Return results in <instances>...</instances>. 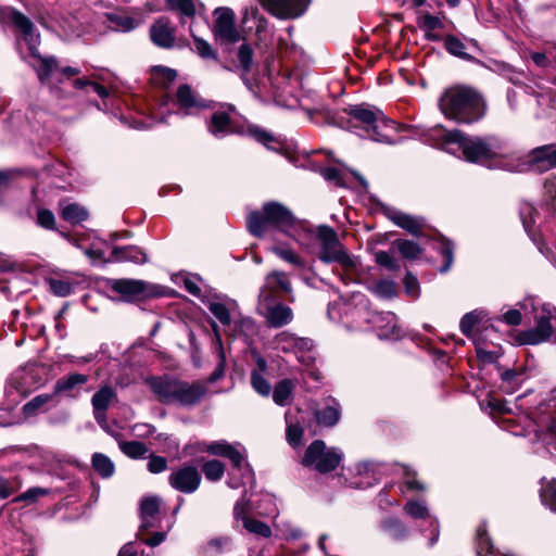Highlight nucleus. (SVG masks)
<instances>
[{
	"mask_svg": "<svg viewBox=\"0 0 556 556\" xmlns=\"http://www.w3.org/2000/svg\"><path fill=\"white\" fill-rule=\"evenodd\" d=\"M432 146L448 153L462 151L466 161L495 166L504 169L503 164L513 163L504 142L495 137H467L458 130H446L437 126L429 130L428 139Z\"/></svg>",
	"mask_w": 556,
	"mask_h": 556,
	"instance_id": "nucleus-1",
	"label": "nucleus"
},
{
	"mask_svg": "<svg viewBox=\"0 0 556 556\" xmlns=\"http://www.w3.org/2000/svg\"><path fill=\"white\" fill-rule=\"evenodd\" d=\"M275 227L295 240L299 244L307 247L313 231L309 226L298 219L292 212L278 202L264 204L263 214L251 213L249 216V230L256 237L269 233Z\"/></svg>",
	"mask_w": 556,
	"mask_h": 556,
	"instance_id": "nucleus-2",
	"label": "nucleus"
},
{
	"mask_svg": "<svg viewBox=\"0 0 556 556\" xmlns=\"http://www.w3.org/2000/svg\"><path fill=\"white\" fill-rule=\"evenodd\" d=\"M350 116L351 127L359 137L380 143H395V123L378 108L362 103L350 109Z\"/></svg>",
	"mask_w": 556,
	"mask_h": 556,
	"instance_id": "nucleus-3",
	"label": "nucleus"
},
{
	"mask_svg": "<svg viewBox=\"0 0 556 556\" xmlns=\"http://www.w3.org/2000/svg\"><path fill=\"white\" fill-rule=\"evenodd\" d=\"M439 106L446 117L457 123H473L484 113L480 96L466 87L447 89L441 96Z\"/></svg>",
	"mask_w": 556,
	"mask_h": 556,
	"instance_id": "nucleus-4",
	"label": "nucleus"
},
{
	"mask_svg": "<svg viewBox=\"0 0 556 556\" xmlns=\"http://www.w3.org/2000/svg\"><path fill=\"white\" fill-rule=\"evenodd\" d=\"M148 383L157 399L165 404L194 405L206 393V388L201 383H188L168 378H151Z\"/></svg>",
	"mask_w": 556,
	"mask_h": 556,
	"instance_id": "nucleus-5",
	"label": "nucleus"
},
{
	"mask_svg": "<svg viewBox=\"0 0 556 556\" xmlns=\"http://www.w3.org/2000/svg\"><path fill=\"white\" fill-rule=\"evenodd\" d=\"M38 38L39 37H24V40L30 51V65L36 71L41 84L55 87L56 84H61L63 81V77L71 78L80 73L79 68L76 67H60L59 62L54 56H42L39 54L36 49V41Z\"/></svg>",
	"mask_w": 556,
	"mask_h": 556,
	"instance_id": "nucleus-6",
	"label": "nucleus"
},
{
	"mask_svg": "<svg viewBox=\"0 0 556 556\" xmlns=\"http://www.w3.org/2000/svg\"><path fill=\"white\" fill-rule=\"evenodd\" d=\"M315 237L318 251L317 257L325 264L338 263L345 269H351L356 266L355 261L348 253L344 245L340 242L336 230L329 226L321 225L317 228Z\"/></svg>",
	"mask_w": 556,
	"mask_h": 556,
	"instance_id": "nucleus-7",
	"label": "nucleus"
},
{
	"mask_svg": "<svg viewBox=\"0 0 556 556\" xmlns=\"http://www.w3.org/2000/svg\"><path fill=\"white\" fill-rule=\"evenodd\" d=\"M503 167L510 173L547 172L556 167V144H544L534 148L526 160L513 156V163H505Z\"/></svg>",
	"mask_w": 556,
	"mask_h": 556,
	"instance_id": "nucleus-8",
	"label": "nucleus"
},
{
	"mask_svg": "<svg viewBox=\"0 0 556 556\" xmlns=\"http://www.w3.org/2000/svg\"><path fill=\"white\" fill-rule=\"evenodd\" d=\"M343 453L337 447H327L323 440L313 441L306 448L302 465L320 473L333 471L341 463Z\"/></svg>",
	"mask_w": 556,
	"mask_h": 556,
	"instance_id": "nucleus-9",
	"label": "nucleus"
},
{
	"mask_svg": "<svg viewBox=\"0 0 556 556\" xmlns=\"http://www.w3.org/2000/svg\"><path fill=\"white\" fill-rule=\"evenodd\" d=\"M256 309L271 328H281L293 320L291 307L285 305L275 292L269 290H261Z\"/></svg>",
	"mask_w": 556,
	"mask_h": 556,
	"instance_id": "nucleus-10",
	"label": "nucleus"
},
{
	"mask_svg": "<svg viewBox=\"0 0 556 556\" xmlns=\"http://www.w3.org/2000/svg\"><path fill=\"white\" fill-rule=\"evenodd\" d=\"M556 330V307L544 304L535 314V326L519 333L522 344H540L549 340Z\"/></svg>",
	"mask_w": 556,
	"mask_h": 556,
	"instance_id": "nucleus-11",
	"label": "nucleus"
},
{
	"mask_svg": "<svg viewBox=\"0 0 556 556\" xmlns=\"http://www.w3.org/2000/svg\"><path fill=\"white\" fill-rule=\"evenodd\" d=\"M312 0H258L261 5L271 15L281 20H293L302 16Z\"/></svg>",
	"mask_w": 556,
	"mask_h": 556,
	"instance_id": "nucleus-12",
	"label": "nucleus"
},
{
	"mask_svg": "<svg viewBox=\"0 0 556 556\" xmlns=\"http://www.w3.org/2000/svg\"><path fill=\"white\" fill-rule=\"evenodd\" d=\"M201 473L197 467L185 465L174 469L168 476V484L184 494L194 493L201 484Z\"/></svg>",
	"mask_w": 556,
	"mask_h": 556,
	"instance_id": "nucleus-13",
	"label": "nucleus"
},
{
	"mask_svg": "<svg viewBox=\"0 0 556 556\" xmlns=\"http://www.w3.org/2000/svg\"><path fill=\"white\" fill-rule=\"evenodd\" d=\"M446 50L458 58L473 60L482 50L472 37H445Z\"/></svg>",
	"mask_w": 556,
	"mask_h": 556,
	"instance_id": "nucleus-14",
	"label": "nucleus"
},
{
	"mask_svg": "<svg viewBox=\"0 0 556 556\" xmlns=\"http://www.w3.org/2000/svg\"><path fill=\"white\" fill-rule=\"evenodd\" d=\"M110 288L126 301L139 300L149 292V285L138 279H114L110 282Z\"/></svg>",
	"mask_w": 556,
	"mask_h": 556,
	"instance_id": "nucleus-15",
	"label": "nucleus"
},
{
	"mask_svg": "<svg viewBox=\"0 0 556 556\" xmlns=\"http://www.w3.org/2000/svg\"><path fill=\"white\" fill-rule=\"evenodd\" d=\"M404 511L414 519L428 520L431 528L429 545H434L439 539V523L438 520L430 515L426 502L422 500L408 501L404 506Z\"/></svg>",
	"mask_w": 556,
	"mask_h": 556,
	"instance_id": "nucleus-16",
	"label": "nucleus"
},
{
	"mask_svg": "<svg viewBox=\"0 0 556 556\" xmlns=\"http://www.w3.org/2000/svg\"><path fill=\"white\" fill-rule=\"evenodd\" d=\"M274 345L276 350L285 353H299L309 351L313 343L307 338L298 337L289 331H281L274 338Z\"/></svg>",
	"mask_w": 556,
	"mask_h": 556,
	"instance_id": "nucleus-17",
	"label": "nucleus"
},
{
	"mask_svg": "<svg viewBox=\"0 0 556 556\" xmlns=\"http://www.w3.org/2000/svg\"><path fill=\"white\" fill-rule=\"evenodd\" d=\"M367 321L372 325L379 338H396L399 331L396 329V317L393 313H366Z\"/></svg>",
	"mask_w": 556,
	"mask_h": 556,
	"instance_id": "nucleus-18",
	"label": "nucleus"
},
{
	"mask_svg": "<svg viewBox=\"0 0 556 556\" xmlns=\"http://www.w3.org/2000/svg\"><path fill=\"white\" fill-rule=\"evenodd\" d=\"M116 393L115 391L109 387H102L99 391H97L91 400L93 407V416L97 422L102 427H106V410L110 407L111 403L115 400Z\"/></svg>",
	"mask_w": 556,
	"mask_h": 556,
	"instance_id": "nucleus-19",
	"label": "nucleus"
},
{
	"mask_svg": "<svg viewBox=\"0 0 556 556\" xmlns=\"http://www.w3.org/2000/svg\"><path fill=\"white\" fill-rule=\"evenodd\" d=\"M251 357L256 365V368L251 372V386L258 394L268 396L271 392V387L264 378L267 371V363L256 350H251Z\"/></svg>",
	"mask_w": 556,
	"mask_h": 556,
	"instance_id": "nucleus-20",
	"label": "nucleus"
},
{
	"mask_svg": "<svg viewBox=\"0 0 556 556\" xmlns=\"http://www.w3.org/2000/svg\"><path fill=\"white\" fill-rule=\"evenodd\" d=\"M0 22L3 25L12 26L15 30L21 31L22 35H31L33 33V22L14 8L5 7L0 9Z\"/></svg>",
	"mask_w": 556,
	"mask_h": 556,
	"instance_id": "nucleus-21",
	"label": "nucleus"
},
{
	"mask_svg": "<svg viewBox=\"0 0 556 556\" xmlns=\"http://www.w3.org/2000/svg\"><path fill=\"white\" fill-rule=\"evenodd\" d=\"M235 13L227 7H220L214 11V35H236Z\"/></svg>",
	"mask_w": 556,
	"mask_h": 556,
	"instance_id": "nucleus-22",
	"label": "nucleus"
},
{
	"mask_svg": "<svg viewBox=\"0 0 556 556\" xmlns=\"http://www.w3.org/2000/svg\"><path fill=\"white\" fill-rule=\"evenodd\" d=\"M105 22L110 29L121 33L131 31L139 24V21L129 16L122 10L105 13Z\"/></svg>",
	"mask_w": 556,
	"mask_h": 556,
	"instance_id": "nucleus-23",
	"label": "nucleus"
},
{
	"mask_svg": "<svg viewBox=\"0 0 556 556\" xmlns=\"http://www.w3.org/2000/svg\"><path fill=\"white\" fill-rule=\"evenodd\" d=\"M206 453L215 456H220L228 458L232 465L240 471L241 464V454L238 448L228 442L222 441H213L210 445L206 446Z\"/></svg>",
	"mask_w": 556,
	"mask_h": 556,
	"instance_id": "nucleus-24",
	"label": "nucleus"
},
{
	"mask_svg": "<svg viewBox=\"0 0 556 556\" xmlns=\"http://www.w3.org/2000/svg\"><path fill=\"white\" fill-rule=\"evenodd\" d=\"M114 262H131L135 264H144L148 261L147 254L138 247H116L112 250L111 258Z\"/></svg>",
	"mask_w": 556,
	"mask_h": 556,
	"instance_id": "nucleus-25",
	"label": "nucleus"
},
{
	"mask_svg": "<svg viewBox=\"0 0 556 556\" xmlns=\"http://www.w3.org/2000/svg\"><path fill=\"white\" fill-rule=\"evenodd\" d=\"M389 218L399 227L405 229L414 236H418L424 227L422 219L405 214L400 211L389 213Z\"/></svg>",
	"mask_w": 556,
	"mask_h": 556,
	"instance_id": "nucleus-26",
	"label": "nucleus"
},
{
	"mask_svg": "<svg viewBox=\"0 0 556 556\" xmlns=\"http://www.w3.org/2000/svg\"><path fill=\"white\" fill-rule=\"evenodd\" d=\"M233 111V106L228 105L227 111L220 110L215 112L208 124L210 131L215 136H220L231 130V117L230 112Z\"/></svg>",
	"mask_w": 556,
	"mask_h": 556,
	"instance_id": "nucleus-27",
	"label": "nucleus"
},
{
	"mask_svg": "<svg viewBox=\"0 0 556 556\" xmlns=\"http://www.w3.org/2000/svg\"><path fill=\"white\" fill-rule=\"evenodd\" d=\"M161 498L157 496H148L141 501L140 515L142 519V528L152 527V520L157 515L161 506Z\"/></svg>",
	"mask_w": 556,
	"mask_h": 556,
	"instance_id": "nucleus-28",
	"label": "nucleus"
},
{
	"mask_svg": "<svg viewBox=\"0 0 556 556\" xmlns=\"http://www.w3.org/2000/svg\"><path fill=\"white\" fill-rule=\"evenodd\" d=\"M295 381L292 379L280 380L273 390L274 402L279 406L288 405L295 389Z\"/></svg>",
	"mask_w": 556,
	"mask_h": 556,
	"instance_id": "nucleus-29",
	"label": "nucleus"
},
{
	"mask_svg": "<svg viewBox=\"0 0 556 556\" xmlns=\"http://www.w3.org/2000/svg\"><path fill=\"white\" fill-rule=\"evenodd\" d=\"M177 101L182 109L204 108V102L187 85H182L177 90Z\"/></svg>",
	"mask_w": 556,
	"mask_h": 556,
	"instance_id": "nucleus-30",
	"label": "nucleus"
},
{
	"mask_svg": "<svg viewBox=\"0 0 556 556\" xmlns=\"http://www.w3.org/2000/svg\"><path fill=\"white\" fill-rule=\"evenodd\" d=\"M248 509L250 506L245 503V531L258 538L269 539L271 536L270 527L266 522L249 516Z\"/></svg>",
	"mask_w": 556,
	"mask_h": 556,
	"instance_id": "nucleus-31",
	"label": "nucleus"
},
{
	"mask_svg": "<svg viewBox=\"0 0 556 556\" xmlns=\"http://www.w3.org/2000/svg\"><path fill=\"white\" fill-rule=\"evenodd\" d=\"M270 251L280 260L296 268L305 267V261L298 253H295L292 249L288 247L281 244H274L270 248Z\"/></svg>",
	"mask_w": 556,
	"mask_h": 556,
	"instance_id": "nucleus-32",
	"label": "nucleus"
},
{
	"mask_svg": "<svg viewBox=\"0 0 556 556\" xmlns=\"http://www.w3.org/2000/svg\"><path fill=\"white\" fill-rule=\"evenodd\" d=\"M61 217L71 224H79L88 218V211L77 203H70L62 207Z\"/></svg>",
	"mask_w": 556,
	"mask_h": 556,
	"instance_id": "nucleus-33",
	"label": "nucleus"
},
{
	"mask_svg": "<svg viewBox=\"0 0 556 556\" xmlns=\"http://www.w3.org/2000/svg\"><path fill=\"white\" fill-rule=\"evenodd\" d=\"M280 289L286 293H290L292 291L291 282L283 271H273L266 277L265 288L262 290H269L274 292V289Z\"/></svg>",
	"mask_w": 556,
	"mask_h": 556,
	"instance_id": "nucleus-34",
	"label": "nucleus"
},
{
	"mask_svg": "<svg viewBox=\"0 0 556 556\" xmlns=\"http://www.w3.org/2000/svg\"><path fill=\"white\" fill-rule=\"evenodd\" d=\"M245 135L268 149H271L270 144L276 141L271 132L254 124L245 127Z\"/></svg>",
	"mask_w": 556,
	"mask_h": 556,
	"instance_id": "nucleus-35",
	"label": "nucleus"
},
{
	"mask_svg": "<svg viewBox=\"0 0 556 556\" xmlns=\"http://www.w3.org/2000/svg\"><path fill=\"white\" fill-rule=\"evenodd\" d=\"M339 418L340 408L336 402L316 412V419L323 426L331 427L338 422Z\"/></svg>",
	"mask_w": 556,
	"mask_h": 556,
	"instance_id": "nucleus-36",
	"label": "nucleus"
},
{
	"mask_svg": "<svg viewBox=\"0 0 556 556\" xmlns=\"http://www.w3.org/2000/svg\"><path fill=\"white\" fill-rule=\"evenodd\" d=\"M176 71L165 66H155L152 68L151 80L159 87H167L176 79Z\"/></svg>",
	"mask_w": 556,
	"mask_h": 556,
	"instance_id": "nucleus-37",
	"label": "nucleus"
},
{
	"mask_svg": "<svg viewBox=\"0 0 556 556\" xmlns=\"http://www.w3.org/2000/svg\"><path fill=\"white\" fill-rule=\"evenodd\" d=\"M393 245L399 253L407 260H415L422 252L420 245L412 240L397 239L393 242Z\"/></svg>",
	"mask_w": 556,
	"mask_h": 556,
	"instance_id": "nucleus-38",
	"label": "nucleus"
},
{
	"mask_svg": "<svg viewBox=\"0 0 556 556\" xmlns=\"http://www.w3.org/2000/svg\"><path fill=\"white\" fill-rule=\"evenodd\" d=\"M92 467L102 478L111 477L115 469L113 462L106 455L101 453L93 454Z\"/></svg>",
	"mask_w": 556,
	"mask_h": 556,
	"instance_id": "nucleus-39",
	"label": "nucleus"
},
{
	"mask_svg": "<svg viewBox=\"0 0 556 556\" xmlns=\"http://www.w3.org/2000/svg\"><path fill=\"white\" fill-rule=\"evenodd\" d=\"M485 317V313L483 311L475 309L470 313H467L460 319V330L466 337H471L473 327L480 323Z\"/></svg>",
	"mask_w": 556,
	"mask_h": 556,
	"instance_id": "nucleus-40",
	"label": "nucleus"
},
{
	"mask_svg": "<svg viewBox=\"0 0 556 556\" xmlns=\"http://www.w3.org/2000/svg\"><path fill=\"white\" fill-rule=\"evenodd\" d=\"M202 472L206 480L215 482L223 478L225 472V466L217 459L207 460L202 466Z\"/></svg>",
	"mask_w": 556,
	"mask_h": 556,
	"instance_id": "nucleus-41",
	"label": "nucleus"
},
{
	"mask_svg": "<svg viewBox=\"0 0 556 556\" xmlns=\"http://www.w3.org/2000/svg\"><path fill=\"white\" fill-rule=\"evenodd\" d=\"M540 497L544 506L556 513V480H552L541 488Z\"/></svg>",
	"mask_w": 556,
	"mask_h": 556,
	"instance_id": "nucleus-42",
	"label": "nucleus"
},
{
	"mask_svg": "<svg viewBox=\"0 0 556 556\" xmlns=\"http://www.w3.org/2000/svg\"><path fill=\"white\" fill-rule=\"evenodd\" d=\"M88 380L87 376L81 374H72L65 379H61L56 381L54 386L55 393L72 390L74 387L78 384H84Z\"/></svg>",
	"mask_w": 556,
	"mask_h": 556,
	"instance_id": "nucleus-43",
	"label": "nucleus"
},
{
	"mask_svg": "<svg viewBox=\"0 0 556 556\" xmlns=\"http://www.w3.org/2000/svg\"><path fill=\"white\" fill-rule=\"evenodd\" d=\"M119 447L124 454L131 458L143 457L148 452L147 445L139 441L122 442Z\"/></svg>",
	"mask_w": 556,
	"mask_h": 556,
	"instance_id": "nucleus-44",
	"label": "nucleus"
},
{
	"mask_svg": "<svg viewBox=\"0 0 556 556\" xmlns=\"http://www.w3.org/2000/svg\"><path fill=\"white\" fill-rule=\"evenodd\" d=\"M418 25L424 31H433L444 28V22L441 17L431 15L429 13L421 14L418 17Z\"/></svg>",
	"mask_w": 556,
	"mask_h": 556,
	"instance_id": "nucleus-45",
	"label": "nucleus"
},
{
	"mask_svg": "<svg viewBox=\"0 0 556 556\" xmlns=\"http://www.w3.org/2000/svg\"><path fill=\"white\" fill-rule=\"evenodd\" d=\"M477 554L478 556H490L493 554V546L482 527H479L477 531Z\"/></svg>",
	"mask_w": 556,
	"mask_h": 556,
	"instance_id": "nucleus-46",
	"label": "nucleus"
},
{
	"mask_svg": "<svg viewBox=\"0 0 556 556\" xmlns=\"http://www.w3.org/2000/svg\"><path fill=\"white\" fill-rule=\"evenodd\" d=\"M168 7L181 13L186 17H193L195 13V5L193 0H167Z\"/></svg>",
	"mask_w": 556,
	"mask_h": 556,
	"instance_id": "nucleus-47",
	"label": "nucleus"
},
{
	"mask_svg": "<svg viewBox=\"0 0 556 556\" xmlns=\"http://www.w3.org/2000/svg\"><path fill=\"white\" fill-rule=\"evenodd\" d=\"M371 289L375 294L383 299H391L396 294L395 283L391 280L378 281Z\"/></svg>",
	"mask_w": 556,
	"mask_h": 556,
	"instance_id": "nucleus-48",
	"label": "nucleus"
},
{
	"mask_svg": "<svg viewBox=\"0 0 556 556\" xmlns=\"http://www.w3.org/2000/svg\"><path fill=\"white\" fill-rule=\"evenodd\" d=\"M50 493V490L49 489H45V488H39V486H35V488H30L28 489L27 491H25L24 493L20 494L18 496H16L13 502L14 503H18V502H30V503H35L39 497L41 496H46Z\"/></svg>",
	"mask_w": 556,
	"mask_h": 556,
	"instance_id": "nucleus-49",
	"label": "nucleus"
},
{
	"mask_svg": "<svg viewBox=\"0 0 556 556\" xmlns=\"http://www.w3.org/2000/svg\"><path fill=\"white\" fill-rule=\"evenodd\" d=\"M523 375L515 370H506L502 374V380L504 383L509 384L504 387L507 392H514L522 382Z\"/></svg>",
	"mask_w": 556,
	"mask_h": 556,
	"instance_id": "nucleus-50",
	"label": "nucleus"
},
{
	"mask_svg": "<svg viewBox=\"0 0 556 556\" xmlns=\"http://www.w3.org/2000/svg\"><path fill=\"white\" fill-rule=\"evenodd\" d=\"M210 312L217 318L220 324L229 325L230 324V314L227 306L219 302H211L208 305Z\"/></svg>",
	"mask_w": 556,
	"mask_h": 556,
	"instance_id": "nucleus-51",
	"label": "nucleus"
},
{
	"mask_svg": "<svg viewBox=\"0 0 556 556\" xmlns=\"http://www.w3.org/2000/svg\"><path fill=\"white\" fill-rule=\"evenodd\" d=\"M303 433H304V429L300 425H298V424L288 425L287 431H286L288 443L293 447H298L301 444Z\"/></svg>",
	"mask_w": 556,
	"mask_h": 556,
	"instance_id": "nucleus-52",
	"label": "nucleus"
},
{
	"mask_svg": "<svg viewBox=\"0 0 556 556\" xmlns=\"http://www.w3.org/2000/svg\"><path fill=\"white\" fill-rule=\"evenodd\" d=\"M37 224L46 229H55V217L54 214L47 208H39L37 211Z\"/></svg>",
	"mask_w": 556,
	"mask_h": 556,
	"instance_id": "nucleus-53",
	"label": "nucleus"
},
{
	"mask_svg": "<svg viewBox=\"0 0 556 556\" xmlns=\"http://www.w3.org/2000/svg\"><path fill=\"white\" fill-rule=\"evenodd\" d=\"M193 46L198 54L203 59H215V52L212 47L201 37H193Z\"/></svg>",
	"mask_w": 556,
	"mask_h": 556,
	"instance_id": "nucleus-54",
	"label": "nucleus"
},
{
	"mask_svg": "<svg viewBox=\"0 0 556 556\" xmlns=\"http://www.w3.org/2000/svg\"><path fill=\"white\" fill-rule=\"evenodd\" d=\"M155 46L163 49L181 48L185 43L182 37H151Z\"/></svg>",
	"mask_w": 556,
	"mask_h": 556,
	"instance_id": "nucleus-55",
	"label": "nucleus"
},
{
	"mask_svg": "<svg viewBox=\"0 0 556 556\" xmlns=\"http://www.w3.org/2000/svg\"><path fill=\"white\" fill-rule=\"evenodd\" d=\"M375 260L377 264L383 266L390 270H397L400 268L396 260L386 251H379L375 254Z\"/></svg>",
	"mask_w": 556,
	"mask_h": 556,
	"instance_id": "nucleus-56",
	"label": "nucleus"
},
{
	"mask_svg": "<svg viewBox=\"0 0 556 556\" xmlns=\"http://www.w3.org/2000/svg\"><path fill=\"white\" fill-rule=\"evenodd\" d=\"M384 529L394 538L401 539L406 535V528L397 519H388L383 523Z\"/></svg>",
	"mask_w": 556,
	"mask_h": 556,
	"instance_id": "nucleus-57",
	"label": "nucleus"
},
{
	"mask_svg": "<svg viewBox=\"0 0 556 556\" xmlns=\"http://www.w3.org/2000/svg\"><path fill=\"white\" fill-rule=\"evenodd\" d=\"M175 29L166 17H160L151 27L150 35H173Z\"/></svg>",
	"mask_w": 556,
	"mask_h": 556,
	"instance_id": "nucleus-58",
	"label": "nucleus"
},
{
	"mask_svg": "<svg viewBox=\"0 0 556 556\" xmlns=\"http://www.w3.org/2000/svg\"><path fill=\"white\" fill-rule=\"evenodd\" d=\"M49 286L51 291L59 296H66L72 292V285L65 280L51 279Z\"/></svg>",
	"mask_w": 556,
	"mask_h": 556,
	"instance_id": "nucleus-59",
	"label": "nucleus"
},
{
	"mask_svg": "<svg viewBox=\"0 0 556 556\" xmlns=\"http://www.w3.org/2000/svg\"><path fill=\"white\" fill-rule=\"evenodd\" d=\"M147 467L151 473L163 472L167 468V459L163 456L151 455Z\"/></svg>",
	"mask_w": 556,
	"mask_h": 556,
	"instance_id": "nucleus-60",
	"label": "nucleus"
},
{
	"mask_svg": "<svg viewBox=\"0 0 556 556\" xmlns=\"http://www.w3.org/2000/svg\"><path fill=\"white\" fill-rule=\"evenodd\" d=\"M405 285V292L408 296L416 299L419 295V282L418 279L412 275L410 273H407L404 279Z\"/></svg>",
	"mask_w": 556,
	"mask_h": 556,
	"instance_id": "nucleus-61",
	"label": "nucleus"
},
{
	"mask_svg": "<svg viewBox=\"0 0 556 556\" xmlns=\"http://www.w3.org/2000/svg\"><path fill=\"white\" fill-rule=\"evenodd\" d=\"M321 176L328 180L332 181L338 186H344L343 176L341 170L334 167H326L321 169Z\"/></svg>",
	"mask_w": 556,
	"mask_h": 556,
	"instance_id": "nucleus-62",
	"label": "nucleus"
},
{
	"mask_svg": "<svg viewBox=\"0 0 556 556\" xmlns=\"http://www.w3.org/2000/svg\"><path fill=\"white\" fill-rule=\"evenodd\" d=\"M404 475H405V486L408 489V490H417V491H424L425 490V486L422 483L418 482L416 479H415V471H413L410 468L408 467H404Z\"/></svg>",
	"mask_w": 556,
	"mask_h": 556,
	"instance_id": "nucleus-63",
	"label": "nucleus"
},
{
	"mask_svg": "<svg viewBox=\"0 0 556 556\" xmlns=\"http://www.w3.org/2000/svg\"><path fill=\"white\" fill-rule=\"evenodd\" d=\"M52 399V395L50 394H40V395H37L36 397H34L31 401H29L25 406H24V410L25 412H31V410H35L39 407H41L42 405H45L46 403H48L50 400Z\"/></svg>",
	"mask_w": 556,
	"mask_h": 556,
	"instance_id": "nucleus-64",
	"label": "nucleus"
}]
</instances>
